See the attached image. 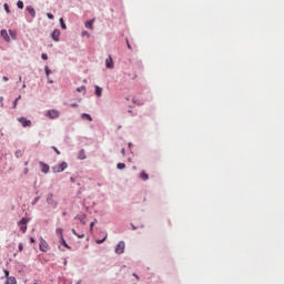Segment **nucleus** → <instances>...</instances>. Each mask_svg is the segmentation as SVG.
<instances>
[{"label": "nucleus", "mask_w": 284, "mask_h": 284, "mask_svg": "<svg viewBox=\"0 0 284 284\" xmlns=\"http://www.w3.org/2000/svg\"><path fill=\"white\" fill-rule=\"evenodd\" d=\"M65 169H68V163L62 162L51 168V171H53L54 174H58V173L64 172Z\"/></svg>", "instance_id": "nucleus-1"}, {"label": "nucleus", "mask_w": 284, "mask_h": 284, "mask_svg": "<svg viewBox=\"0 0 284 284\" xmlns=\"http://www.w3.org/2000/svg\"><path fill=\"white\" fill-rule=\"evenodd\" d=\"M39 250L40 252H48L50 250L49 244L42 237H40Z\"/></svg>", "instance_id": "nucleus-2"}, {"label": "nucleus", "mask_w": 284, "mask_h": 284, "mask_svg": "<svg viewBox=\"0 0 284 284\" xmlns=\"http://www.w3.org/2000/svg\"><path fill=\"white\" fill-rule=\"evenodd\" d=\"M45 116L53 120V119H58L60 116V111L58 110H49L45 113Z\"/></svg>", "instance_id": "nucleus-3"}, {"label": "nucleus", "mask_w": 284, "mask_h": 284, "mask_svg": "<svg viewBox=\"0 0 284 284\" xmlns=\"http://www.w3.org/2000/svg\"><path fill=\"white\" fill-rule=\"evenodd\" d=\"M27 224H28V219L23 217L22 220H20V222L18 223L20 231H22V233H27Z\"/></svg>", "instance_id": "nucleus-4"}, {"label": "nucleus", "mask_w": 284, "mask_h": 284, "mask_svg": "<svg viewBox=\"0 0 284 284\" xmlns=\"http://www.w3.org/2000/svg\"><path fill=\"white\" fill-rule=\"evenodd\" d=\"M124 251H125V243L119 242L118 246H115V254L122 255Z\"/></svg>", "instance_id": "nucleus-5"}, {"label": "nucleus", "mask_w": 284, "mask_h": 284, "mask_svg": "<svg viewBox=\"0 0 284 284\" xmlns=\"http://www.w3.org/2000/svg\"><path fill=\"white\" fill-rule=\"evenodd\" d=\"M17 121L20 122V124H22L23 128H30L31 126V121L28 120L24 116L17 119Z\"/></svg>", "instance_id": "nucleus-6"}, {"label": "nucleus", "mask_w": 284, "mask_h": 284, "mask_svg": "<svg viewBox=\"0 0 284 284\" xmlns=\"http://www.w3.org/2000/svg\"><path fill=\"white\" fill-rule=\"evenodd\" d=\"M40 171H42L43 174H48L50 171V166L48 163L39 162Z\"/></svg>", "instance_id": "nucleus-7"}, {"label": "nucleus", "mask_w": 284, "mask_h": 284, "mask_svg": "<svg viewBox=\"0 0 284 284\" xmlns=\"http://www.w3.org/2000/svg\"><path fill=\"white\" fill-rule=\"evenodd\" d=\"M51 39L55 42L60 41V30H54L53 33H51Z\"/></svg>", "instance_id": "nucleus-8"}, {"label": "nucleus", "mask_w": 284, "mask_h": 284, "mask_svg": "<svg viewBox=\"0 0 284 284\" xmlns=\"http://www.w3.org/2000/svg\"><path fill=\"white\" fill-rule=\"evenodd\" d=\"M0 36H1V38L4 39V41H7V42L11 41V38H10V36H8V31L7 30H1Z\"/></svg>", "instance_id": "nucleus-9"}, {"label": "nucleus", "mask_w": 284, "mask_h": 284, "mask_svg": "<svg viewBox=\"0 0 284 284\" xmlns=\"http://www.w3.org/2000/svg\"><path fill=\"white\" fill-rule=\"evenodd\" d=\"M105 65L108 69H113L114 68L113 58L109 57L105 61Z\"/></svg>", "instance_id": "nucleus-10"}, {"label": "nucleus", "mask_w": 284, "mask_h": 284, "mask_svg": "<svg viewBox=\"0 0 284 284\" xmlns=\"http://www.w3.org/2000/svg\"><path fill=\"white\" fill-rule=\"evenodd\" d=\"M27 11H28V13H30V16H31L32 18H36V17H37V11L34 10L33 7L28 6V7H27Z\"/></svg>", "instance_id": "nucleus-11"}, {"label": "nucleus", "mask_w": 284, "mask_h": 284, "mask_svg": "<svg viewBox=\"0 0 284 284\" xmlns=\"http://www.w3.org/2000/svg\"><path fill=\"white\" fill-rule=\"evenodd\" d=\"M78 160H87V153L83 149H81L80 153H78Z\"/></svg>", "instance_id": "nucleus-12"}, {"label": "nucleus", "mask_w": 284, "mask_h": 284, "mask_svg": "<svg viewBox=\"0 0 284 284\" xmlns=\"http://www.w3.org/2000/svg\"><path fill=\"white\" fill-rule=\"evenodd\" d=\"M6 284H18V281L16 280L14 276L7 277Z\"/></svg>", "instance_id": "nucleus-13"}, {"label": "nucleus", "mask_w": 284, "mask_h": 284, "mask_svg": "<svg viewBox=\"0 0 284 284\" xmlns=\"http://www.w3.org/2000/svg\"><path fill=\"white\" fill-rule=\"evenodd\" d=\"M94 24V19L85 22V29L92 30Z\"/></svg>", "instance_id": "nucleus-14"}, {"label": "nucleus", "mask_w": 284, "mask_h": 284, "mask_svg": "<svg viewBox=\"0 0 284 284\" xmlns=\"http://www.w3.org/2000/svg\"><path fill=\"white\" fill-rule=\"evenodd\" d=\"M140 178L142 179L143 182H146L149 180V174L145 173V171H142Z\"/></svg>", "instance_id": "nucleus-15"}, {"label": "nucleus", "mask_w": 284, "mask_h": 284, "mask_svg": "<svg viewBox=\"0 0 284 284\" xmlns=\"http://www.w3.org/2000/svg\"><path fill=\"white\" fill-rule=\"evenodd\" d=\"M95 95H97V98H101L102 97V88L95 87Z\"/></svg>", "instance_id": "nucleus-16"}, {"label": "nucleus", "mask_w": 284, "mask_h": 284, "mask_svg": "<svg viewBox=\"0 0 284 284\" xmlns=\"http://www.w3.org/2000/svg\"><path fill=\"white\" fill-rule=\"evenodd\" d=\"M57 234L59 236V240H63L64 236H63V229H57Z\"/></svg>", "instance_id": "nucleus-17"}, {"label": "nucleus", "mask_w": 284, "mask_h": 284, "mask_svg": "<svg viewBox=\"0 0 284 284\" xmlns=\"http://www.w3.org/2000/svg\"><path fill=\"white\" fill-rule=\"evenodd\" d=\"M59 23L61 24L62 30H68V27L65 26L63 18L59 19Z\"/></svg>", "instance_id": "nucleus-18"}, {"label": "nucleus", "mask_w": 284, "mask_h": 284, "mask_svg": "<svg viewBox=\"0 0 284 284\" xmlns=\"http://www.w3.org/2000/svg\"><path fill=\"white\" fill-rule=\"evenodd\" d=\"M9 34L11 36L12 40L18 38V33L16 31L9 30Z\"/></svg>", "instance_id": "nucleus-19"}, {"label": "nucleus", "mask_w": 284, "mask_h": 284, "mask_svg": "<svg viewBox=\"0 0 284 284\" xmlns=\"http://www.w3.org/2000/svg\"><path fill=\"white\" fill-rule=\"evenodd\" d=\"M81 119H87L89 122H92V116L87 113L81 114Z\"/></svg>", "instance_id": "nucleus-20"}, {"label": "nucleus", "mask_w": 284, "mask_h": 284, "mask_svg": "<svg viewBox=\"0 0 284 284\" xmlns=\"http://www.w3.org/2000/svg\"><path fill=\"white\" fill-rule=\"evenodd\" d=\"M22 156H23V151L17 150V151H16V158H17V159H21Z\"/></svg>", "instance_id": "nucleus-21"}, {"label": "nucleus", "mask_w": 284, "mask_h": 284, "mask_svg": "<svg viewBox=\"0 0 284 284\" xmlns=\"http://www.w3.org/2000/svg\"><path fill=\"white\" fill-rule=\"evenodd\" d=\"M77 92L84 93V92H87V89H85L84 85H81V87H79V88L77 89Z\"/></svg>", "instance_id": "nucleus-22"}, {"label": "nucleus", "mask_w": 284, "mask_h": 284, "mask_svg": "<svg viewBox=\"0 0 284 284\" xmlns=\"http://www.w3.org/2000/svg\"><path fill=\"white\" fill-rule=\"evenodd\" d=\"M21 95H19V98H17L16 100H13V109H16V108H18V102H19V100H21Z\"/></svg>", "instance_id": "nucleus-23"}, {"label": "nucleus", "mask_w": 284, "mask_h": 284, "mask_svg": "<svg viewBox=\"0 0 284 284\" xmlns=\"http://www.w3.org/2000/svg\"><path fill=\"white\" fill-rule=\"evenodd\" d=\"M73 235H75L78 239H84V234L77 233L75 230H72Z\"/></svg>", "instance_id": "nucleus-24"}, {"label": "nucleus", "mask_w": 284, "mask_h": 284, "mask_svg": "<svg viewBox=\"0 0 284 284\" xmlns=\"http://www.w3.org/2000/svg\"><path fill=\"white\" fill-rule=\"evenodd\" d=\"M47 203L52 204L53 203V195L49 194V196L47 197Z\"/></svg>", "instance_id": "nucleus-25"}, {"label": "nucleus", "mask_w": 284, "mask_h": 284, "mask_svg": "<svg viewBox=\"0 0 284 284\" xmlns=\"http://www.w3.org/2000/svg\"><path fill=\"white\" fill-rule=\"evenodd\" d=\"M17 8H19L20 10L23 9V2L21 0L17 1Z\"/></svg>", "instance_id": "nucleus-26"}, {"label": "nucleus", "mask_w": 284, "mask_h": 284, "mask_svg": "<svg viewBox=\"0 0 284 284\" xmlns=\"http://www.w3.org/2000/svg\"><path fill=\"white\" fill-rule=\"evenodd\" d=\"M118 169L119 170H124L125 169V163H118Z\"/></svg>", "instance_id": "nucleus-27"}, {"label": "nucleus", "mask_w": 284, "mask_h": 284, "mask_svg": "<svg viewBox=\"0 0 284 284\" xmlns=\"http://www.w3.org/2000/svg\"><path fill=\"white\" fill-rule=\"evenodd\" d=\"M61 244L64 245V247L70 248V246L68 245V243H65L64 237L61 239Z\"/></svg>", "instance_id": "nucleus-28"}, {"label": "nucleus", "mask_w": 284, "mask_h": 284, "mask_svg": "<svg viewBox=\"0 0 284 284\" xmlns=\"http://www.w3.org/2000/svg\"><path fill=\"white\" fill-rule=\"evenodd\" d=\"M41 58H42L43 61H47L49 59V55H47L45 53H42Z\"/></svg>", "instance_id": "nucleus-29"}, {"label": "nucleus", "mask_w": 284, "mask_h": 284, "mask_svg": "<svg viewBox=\"0 0 284 284\" xmlns=\"http://www.w3.org/2000/svg\"><path fill=\"white\" fill-rule=\"evenodd\" d=\"M3 273H4V277H6V278L12 277V276H10V272H8L7 270H4Z\"/></svg>", "instance_id": "nucleus-30"}, {"label": "nucleus", "mask_w": 284, "mask_h": 284, "mask_svg": "<svg viewBox=\"0 0 284 284\" xmlns=\"http://www.w3.org/2000/svg\"><path fill=\"white\" fill-rule=\"evenodd\" d=\"M51 149H53V151L57 152L58 155L61 154V152L57 149V146H51Z\"/></svg>", "instance_id": "nucleus-31"}, {"label": "nucleus", "mask_w": 284, "mask_h": 284, "mask_svg": "<svg viewBox=\"0 0 284 284\" xmlns=\"http://www.w3.org/2000/svg\"><path fill=\"white\" fill-rule=\"evenodd\" d=\"M4 10L7 11V13H10V8L8 7V4L7 3H4Z\"/></svg>", "instance_id": "nucleus-32"}, {"label": "nucleus", "mask_w": 284, "mask_h": 284, "mask_svg": "<svg viewBox=\"0 0 284 284\" xmlns=\"http://www.w3.org/2000/svg\"><path fill=\"white\" fill-rule=\"evenodd\" d=\"M81 36H82V37H88V38H89V32H88V31H82Z\"/></svg>", "instance_id": "nucleus-33"}, {"label": "nucleus", "mask_w": 284, "mask_h": 284, "mask_svg": "<svg viewBox=\"0 0 284 284\" xmlns=\"http://www.w3.org/2000/svg\"><path fill=\"white\" fill-rule=\"evenodd\" d=\"M47 17H49L50 20L54 19V16L52 13H47Z\"/></svg>", "instance_id": "nucleus-34"}, {"label": "nucleus", "mask_w": 284, "mask_h": 284, "mask_svg": "<svg viewBox=\"0 0 284 284\" xmlns=\"http://www.w3.org/2000/svg\"><path fill=\"white\" fill-rule=\"evenodd\" d=\"M45 74H47V77L50 75V69H49V67H45Z\"/></svg>", "instance_id": "nucleus-35"}, {"label": "nucleus", "mask_w": 284, "mask_h": 284, "mask_svg": "<svg viewBox=\"0 0 284 284\" xmlns=\"http://www.w3.org/2000/svg\"><path fill=\"white\" fill-rule=\"evenodd\" d=\"M3 100H4V98L0 97V105H1V108H3Z\"/></svg>", "instance_id": "nucleus-36"}, {"label": "nucleus", "mask_w": 284, "mask_h": 284, "mask_svg": "<svg viewBox=\"0 0 284 284\" xmlns=\"http://www.w3.org/2000/svg\"><path fill=\"white\" fill-rule=\"evenodd\" d=\"M22 251H23V244L20 243V244H19V252H22Z\"/></svg>", "instance_id": "nucleus-37"}, {"label": "nucleus", "mask_w": 284, "mask_h": 284, "mask_svg": "<svg viewBox=\"0 0 284 284\" xmlns=\"http://www.w3.org/2000/svg\"><path fill=\"white\" fill-rule=\"evenodd\" d=\"M70 108H79V104L72 103V104H70Z\"/></svg>", "instance_id": "nucleus-38"}, {"label": "nucleus", "mask_w": 284, "mask_h": 284, "mask_svg": "<svg viewBox=\"0 0 284 284\" xmlns=\"http://www.w3.org/2000/svg\"><path fill=\"white\" fill-rule=\"evenodd\" d=\"M128 49L132 50V45L129 43V40H126Z\"/></svg>", "instance_id": "nucleus-39"}, {"label": "nucleus", "mask_w": 284, "mask_h": 284, "mask_svg": "<svg viewBox=\"0 0 284 284\" xmlns=\"http://www.w3.org/2000/svg\"><path fill=\"white\" fill-rule=\"evenodd\" d=\"M95 222H91V231H93Z\"/></svg>", "instance_id": "nucleus-40"}, {"label": "nucleus", "mask_w": 284, "mask_h": 284, "mask_svg": "<svg viewBox=\"0 0 284 284\" xmlns=\"http://www.w3.org/2000/svg\"><path fill=\"white\" fill-rule=\"evenodd\" d=\"M31 244L36 243V240L33 237L30 239Z\"/></svg>", "instance_id": "nucleus-41"}, {"label": "nucleus", "mask_w": 284, "mask_h": 284, "mask_svg": "<svg viewBox=\"0 0 284 284\" xmlns=\"http://www.w3.org/2000/svg\"><path fill=\"white\" fill-rule=\"evenodd\" d=\"M70 182H75V178H70Z\"/></svg>", "instance_id": "nucleus-42"}, {"label": "nucleus", "mask_w": 284, "mask_h": 284, "mask_svg": "<svg viewBox=\"0 0 284 284\" xmlns=\"http://www.w3.org/2000/svg\"><path fill=\"white\" fill-rule=\"evenodd\" d=\"M3 81L7 82V81H9V79L4 75Z\"/></svg>", "instance_id": "nucleus-43"}, {"label": "nucleus", "mask_w": 284, "mask_h": 284, "mask_svg": "<svg viewBox=\"0 0 284 284\" xmlns=\"http://www.w3.org/2000/svg\"><path fill=\"white\" fill-rule=\"evenodd\" d=\"M104 241H105V239L100 240L98 243H99V244H102Z\"/></svg>", "instance_id": "nucleus-44"}, {"label": "nucleus", "mask_w": 284, "mask_h": 284, "mask_svg": "<svg viewBox=\"0 0 284 284\" xmlns=\"http://www.w3.org/2000/svg\"><path fill=\"white\" fill-rule=\"evenodd\" d=\"M122 154L125 155V149H122Z\"/></svg>", "instance_id": "nucleus-45"}, {"label": "nucleus", "mask_w": 284, "mask_h": 284, "mask_svg": "<svg viewBox=\"0 0 284 284\" xmlns=\"http://www.w3.org/2000/svg\"><path fill=\"white\" fill-rule=\"evenodd\" d=\"M133 276L135 277V280H139V276L136 274H133Z\"/></svg>", "instance_id": "nucleus-46"}, {"label": "nucleus", "mask_w": 284, "mask_h": 284, "mask_svg": "<svg viewBox=\"0 0 284 284\" xmlns=\"http://www.w3.org/2000/svg\"><path fill=\"white\" fill-rule=\"evenodd\" d=\"M133 103H136V98H133Z\"/></svg>", "instance_id": "nucleus-47"}, {"label": "nucleus", "mask_w": 284, "mask_h": 284, "mask_svg": "<svg viewBox=\"0 0 284 284\" xmlns=\"http://www.w3.org/2000/svg\"><path fill=\"white\" fill-rule=\"evenodd\" d=\"M32 284H39V282L36 280Z\"/></svg>", "instance_id": "nucleus-48"}, {"label": "nucleus", "mask_w": 284, "mask_h": 284, "mask_svg": "<svg viewBox=\"0 0 284 284\" xmlns=\"http://www.w3.org/2000/svg\"><path fill=\"white\" fill-rule=\"evenodd\" d=\"M28 173V169H24V174H27Z\"/></svg>", "instance_id": "nucleus-49"}, {"label": "nucleus", "mask_w": 284, "mask_h": 284, "mask_svg": "<svg viewBox=\"0 0 284 284\" xmlns=\"http://www.w3.org/2000/svg\"><path fill=\"white\" fill-rule=\"evenodd\" d=\"M81 222H82V224H85V222L83 221V219H81Z\"/></svg>", "instance_id": "nucleus-50"}, {"label": "nucleus", "mask_w": 284, "mask_h": 284, "mask_svg": "<svg viewBox=\"0 0 284 284\" xmlns=\"http://www.w3.org/2000/svg\"><path fill=\"white\" fill-rule=\"evenodd\" d=\"M19 81H22V77H19Z\"/></svg>", "instance_id": "nucleus-51"}, {"label": "nucleus", "mask_w": 284, "mask_h": 284, "mask_svg": "<svg viewBox=\"0 0 284 284\" xmlns=\"http://www.w3.org/2000/svg\"><path fill=\"white\" fill-rule=\"evenodd\" d=\"M22 88L26 89V84H23Z\"/></svg>", "instance_id": "nucleus-52"}]
</instances>
